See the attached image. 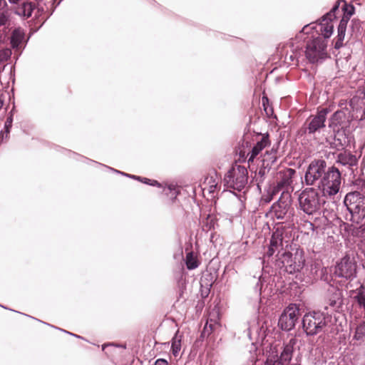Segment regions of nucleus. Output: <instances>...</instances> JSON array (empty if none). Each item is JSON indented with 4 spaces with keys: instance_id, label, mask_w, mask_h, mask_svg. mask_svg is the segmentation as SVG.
Instances as JSON below:
<instances>
[{
    "instance_id": "obj_17",
    "label": "nucleus",
    "mask_w": 365,
    "mask_h": 365,
    "mask_svg": "<svg viewBox=\"0 0 365 365\" xmlns=\"http://www.w3.org/2000/svg\"><path fill=\"white\" fill-rule=\"evenodd\" d=\"M270 144L268 134H263L261 139L252 148L251 152L248 153V162L253 161L259 153Z\"/></svg>"
},
{
    "instance_id": "obj_32",
    "label": "nucleus",
    "mask_w": 365,
    "mask_h": 365,
    "mask_svg": "<svg viewBox=\"0 0 365 365\" xmlns=\"http://www.w3.org/2000/svg\"><path fill=\"white\" fill-rule=\"evenodd\" d=\"M355 299L360 307L365 309V293L359 291L356 296L355 297Z\"/></svg>"
},
{
    "instance_id": "obj_4",
    "label": "nucleus",
    "mask_w": 365,
    "mask_h": 365,
    "mask_svg": "<svg viewBox=\"0 0 365 365\" xmlns=\"http://www.w3.org/2000/svg\"><path fill=\"white\" fill-rule=\"evenodd\" d=\"M344 203L351 215V220L359 223L365 218V196L355 191L346 195Z\"/></svg>"
},
{
    "instance_id": "obj_33",
    "label": "nucleus",
    "mask_w": 365,
    "mask_h": 365,
    "mask_svg": "<svg viewBox=\"0 0 365 365\" xmlns=\"http://www.w3.org/2000/svg\"><path fill=\"white\" fill-rule=\"evenodd\" d=\"M341 114V113L340 112H335L332 115L330 119L329 127H334L335 125H337V124L339 123L338 119L340 118Z\"/></svg>"
},
{
    "instance_id": "obj_36",
    "label": "nucleus",
    "mask_w": 365,
    "mask_h": 365,
    "mask_svg": "<svg viewBox=\"0 0 365 365\" xmlns=\"http://www.w3.org/2000/svg\"><path fill=\"white\" fill-rule=\"evenodd\" d=\"M166 189L170 191L173 197H176L178 195V190L175 185H169Z\"/></svg>"
},
{
    "instance_id": "obj_15",
    "label": "nucleus",
    "mask_w": 365,
    "mask_h": 365,
    "mask_svg": "<svg viewBox=\"0 0 365 365\" xmlns=\"http://www.w3.org/2000/svg\"><path fill=\"white\" fill-rule=\"evenodd\" d=\"M296 174V171L292 168H287L279 173L278 187L286 190L283 192H289L288 189L291 187L293 182V177Z\"/></svg>"
},
{
    "instance_id": "obj_26",
    "label": "nucleus",
    "mask_w": 365,
    "mask_h": 365,
    "mask_svg": "<svg viewBox=\"0 0 365 365\" xmlns=\"http://www.w3.org/2000/svg\"><path fill=\"white\" fill-rule=\"evenodd\" d=\"M185 264L188 269H194L199 265L196 257L192 252H189L186 255Z\"/></svg>"
},
{
    "instance_id": "obj_2",
    "label": "nucleus",
    "mask_w": 365,
    "mask_h": 365,
    "mask_svg": "<svg viewBox=\"0 0 365 365\" xmlns=\"http://www.w3.org/2000/svg\"><path fill=\"white\" fill-rule=\"evenodd\" d=\"M330 321L331 316L327 312H310L302 318L303 329L307 336H315L325 331Z\"/></svg>"
},
{
    "instance_id": "obj_5",
    "label": "nucleus",
    "mask_w": 365,
    "mask_h": 365,
    "mask_svg": "<svg viewBox=\"0 0 365 365\" xmlns=\"http://www.w3.org/2000/svg\"><path fill=\"white\" fill-rule=\"evenodd\" d=\"M225 185L230 190L243 191L248 182V171L242 165L230 169L224 178Z\"/></svg>"
},
{
    "instance_id": "obj_22",
    "label": "nucleus",
    "mask_w": 365,
    "mask_h": 365,
    "mask_svg": "<svg viewBox=\"0 0 365 365\" xmlns=\"http://www.w3.org/2000/svg\"><path fill=\"white\" fill-rule=\"evenodd\" d=\"M218 314L212 316L210 314L209 319H207L206 324L202 331V335H210L212 331L215 330L219 326L218 323Z\"/></svg>"
},
{
    "instance_id": "obj_41",
    "label": "nucleus",
    "mask_w": 365,
    "mask_h": 365,
    "mask_svg": "<svg viewBox=\"0 0 365 365\" xmlns=\"http://www.w3.org/2000/svg\"><path fill=\"white\" fill-rule=\"evenodd\" d=\"M309 26H310V25H306V26H304L303 27V29H302V32H304V33H308V29H309Z\"/></svg>"
},
{
    "instance_id": "obj_10",
    "label": "nucleus",
    "mask_w": 365,
    "mask_h": 365,
    "mask_svg": "<svg viewBox=\"0 0 365 365\" xmlns=\"http://www.w3.org/2000/svg\"><path fill=\"white\" fill-rule=\"evenodd\" d=\"M326 167L327 163L323 160L312 161L305 173L304 179L306 183L309 185H317L319 186L321 180L327 173Z\"/></svg>"
},
{
    "instance_id": "obj_46",
    "label": "nucleus",
    "mask_w": 365,
    "mask_h": 365,
    "mask_svg": "<svg viewBox=\"0 0 365 365\" xmlns=\"http://www.w3.org/2000/svg\"><path fill=\"white\" fill-rule=\"evenodd\" d=\"M3 0H0V6H1V2Z\"/></svg>"
},
{
    "instance_id": "obj_24",
    "label": "nucleus",
    "mask_w": 365,
    "mask_h": 365,
    "mask_svg": "<svg viewBox=\"0 0 365 365\" xmlns=\"http://www.w3.org/2000/svg\"><path fill=\"white\" fill-rule=\"evenodd\" d=\"M353 339L359 342H363L365 340V322L360 323L356 328Z\"/></svg>"
},
{
    "instance_id": "obj_8",
    "label": "nucleus",
    "mask_w": 365,
    "mask_h": 365,
    "mask_svg": "<svg viewBox=\"0 0 365 365\" xmlns=\"http://www.w3.org/2000/svg\"><path fill=\"white\" fill-rule=\"evenodd\" d=\"M292 353L293 346L291 344L284 346H271L267 354V362L270 364L279 363L282 365H289V362L292 357Z\"/></svg>"
},
{
    "instance_id": "obj_34",
    "label": "nucleus",
    "mask_w": 365,
    "mask_h": 365,
    "mask_svg": "<svg viewBox=\"0 0 365 365\" xmlns=\"http://www.w3.org/2000/svg\"><path fill=\"white\" fill-rule=\"evenodd\" d=\"M349 18L343 16L342 19L339 22L338 30L346 31L347 23L349 21Z\"/></svg>"
},
{
    "instance_id": "obj_6",
    "label": "nucleus",
    "mask_w": 365,
    "mask_h": 365,
    "mask_svg": "<svg viewBox=\"0 0 365 365\" xmlns=\"http://www.w3.org/2000/svg\"><path fill=\"white\" fill-rule=\"evenodd\" d=\"M291 207V195L289 192H282L281 197L278 201L274 203L271 208V215L274 220H285V222H278L276 223V230L279 224H283L287 227L290 225L293 229L292 225L290 222H287L289 219V211Z\"/></svg>"
},
{
    "instance_id": "obj_9",
    "label": "nucleus",
    "mask_w": 365,
    "mask_h": 365,
    "mask_svg": "<svg viewBox=\"0 0 365 365\" xmlns=\"http://www.w3.org/2000/svg\"><path fill=\"white\" fill-rule=\"evenodd\" d=\"M327 43L322 37H317L309 41L304 51L306 58L310 63H317L327 57Z\"/></svg>"
},
{
    "instance_id": "obj_19",
    "label": "nucleus",
    "mask_w": 365,
    "mask_h": 365,
    "mask_svg": "<svg viewBox=\"0 0 365 365\" xmlns=\"http://www.w3.org/2000/svg\"><path fill=\"white\" fill-rule=\"evenodd\" d=\"M24 41V32L21 28L14 29L11 36V44L12 48L19 51L21 50Z\"/></svg>"
},
{
    "instance_id": "obj_39",
    "label": "nucleus",
    "mask_w": 365,
    "mask_h": 365,
    "mask_svg": "<svg viewBox=\"0 0 365 365\" xmlns=\"http://www.w3.org/2000/svg\"><path fill=\"white\" fill-rule=\"evenodd\" d=\"M304 226L306 227L307 230H312V231L314 230V225L313 223H312L310 222H307L306 224L304 225Z\"/></svg>"
},
{
    "instance_id": "obj_21",
    "label": "nucleus",
    "mask_w": 365,
    "mask_h": 365,
    "mask_svg": "<svg viewBox=\"0 0 365 365\" xmlns=\"http://www.w3.org/2000/svg\"><path fill=\"white\" fill-rule=\"evenodd\" d=\"M219 180L216 176H209L205 179L202 190L214 194L217 189Z\"/></svg>"
},
{
    "instance_id": "obj_37",
    "label": "nucleus",
    "mask_w": 365,
    "mask_h": 365,
    "mask_svg": "<svg viewBox=\"0 0 365 365\" xmlns=\"http://www.w3.org/2000/svg\"><path fill=\"white\" fill-rule=\"evenodd\" d=\"M142 182H143L145 184H148V185H153V186L160 187V184L158 181L153 180H150V179H148V178H143L142 180Z\"/></svg>"
},
{
    "instance_id": "obj_27",
    "label": "nucleus",
    "mask_w": 365,
    "mask_h": 365,
    "mask_svg": "<svg viewBox=\"0 0 365 365\" xmlns=\"http://www.w3.org/2000/svg\"><path fill=\"white\" fill-rule=\"evenodd\" d=\"M292 52V54L286 56V59H289L293 64H297L300 61V58H302L304 51L302 48L297 47Z\"/></svg>"
},
{
    "instance_id": "obj_7",
    "label": "nucleus",
    "mask_w": 365,
    "mask_h": 365,
    "mask_svg": "<svg viewBox=\"0 0 365 365\" xmlns=\"http://www.w3.org/2000/svg\"><path fill=\"white\" fill-rule=\"evenodd\" d=\"M341 185V173L334 167L329 168L326 175L319 183V189L322 192L324 197L332 196L337 194Z\"/></svg>"
},
{
    "instance_id": "obj_12",
    "label": "nucleus",
    "mask_w": 365,
    "mask_h": 365,
    "mask_svg": "<svg viewBox=\"0 0 365 365\" xmlns=\"http://www.w3.org/2000/svg\"><path fill=\"white\" fill-rule=\"evenodd\" d=\"M299 316V308L296 304H290L281 314L278 322L279 326L283 330L289 331L294 327Z\"/></svg>"
},
{
    "instance_id": "obj_40",
    "label": "nucleus",
    "mask_w": 365,
    "mask_h": 365,
    "mask_svg": "<svg viewBox=\"0 0 365 365\" xmlns=\"http://www.w3.org/2000/svg\"><path fill=\"white\" fill-rule=\"evenodd\" d=\"M113 171L116 172V173H120L122 175H126V176H128L130 178H135V179H138V180H140V177H137V176H135V175H128V174H125V173H123L120 171H118V170H113L112 169Z\"/></svg>"
},
{
    "instance_id": "obj_35",
    "label": "nucleus",
    "mask_w": 365,
    "mask_h": 365,
    "mask_svg": "<svg viewBox=\"0 0 365 365\" xmlns=\"http://www.w3.org/2000/svg\"><path fill=\"white\" fill-rule=\"evenodd\" d=\"M12 122H13V118H12V115H10L6 118V120L4 124V129H5V132L6 133H9L10 132V129L12 126Z\"/></svg>"
},
{
    "instance_id": "obj_18",
    "label": "nucleus",
    "mask_w": 365,
    "mask_h": 365,
    "mask_svg": "<svg viewBox=\"0 0 365 365\" xmlns=\"http://www.w3.org/2000/svg\"><path fill=\"white\" fill-rule=\"evenodd\" d=\"M336 162L344 166L351 168L357 165L358 159L356 155L350 152L344 151L338 154Z\"/></svg>"
},
{
    "instance_id": "obj_14",
    "label": "nucleus",
    "mask_w": 365,
    "mask_h": 365,
    "mask_svg": "<svg viewBox=\"0 0 365 365\" xmlns=\"http://www.w3.org/2000/svg\"><path fill=\"white\" fill-rule=\"evenodd\" d=\"M339 9V5H335L332 9L325 14L321 19L319 24V31L321 34L325 38H329L334 31V24L332 20L336 18L335 12Z\"/></svg>"
},
{
    "instance_id": "obj_43",
    "label": "nucleus",
    "mask_w": 365,
    "mask_h": 365,
    "mask_svg": "<svg viewBox=\"0 0 365 365\" xmlns=\"http://www.w3.org/2000/svg\"><path fill=\"white\" fill-rule=\"evenodd\" d=\"M66 333H68V334H71V335H73V336L80 337L79 336H77V335H76V334H71V333H70V332H68V331H66Z\"/></svg>"
},
{
    "instance_id": "obj_25",
    "label": "nucleus",
    "mask_w": 365,
    "mask_h": 365,
    "mask_svg": "<svg viewBox=\"0 0 365 365\" xmlns=\"http://www.w3.org/2000/svg\"><path fill=\"white\" fill-rule=\"evenodd\" d=\"M342 301L341 294L336 291L329 299V305L334 309H339L341 305Z\"/></svg>"
},
{
    "instance_id": "obj_3",
    "label": "nucleus",
    "mask_w": 365,
    "mask_h": 365,
    "mask_svg": "<svg viewBox=\"0 0 365 365\" xmlns=\"http://www.w3.org/2000/svg\"><path fill=\"white\" fill-rule=\"evenodd\" d=\"M300 210L308 215L319 212L325 203L324 195H320L314 188H306L298 197Z\"/></svg>"
},
{
    "instance_id": "obj_29",
    "label": "nucleus",
    "mask_w": 365,
    "mask_h": 365,
    "mask_svg": "<svg viewBox=\"0 0 365 365\" xmlns=\"http://www.w3.org/2000/svg\"><path fill=\"white\" fill-rule=\"evenodd\" d=\"M346 31H340L338 30V35L336 36V40L335 42V48L339 49L343 46V41L345 37Z\"/></svg>"
},
{
    "instance_id": "obj_11",
    "label": "nucleus",
    "mask_w": 365,
    "mask_h": 365,
    "mask_svg": "<svg viewBox=\"0 0 365 365\" xmlns=\"http://www.w3.org/2000/svg\"><path fill=\"white\" fill-rule=\"evenodd\" d=\"M334 273L338 277L353 279L356 277V264L354 259L348 255L344 256L335 266Z\"/></svg>"
},
{
    "instance_id": "obj_1",
    "label": "nucleus",
    "mask_w": 365,
    "mask_h": 365,
    "mask_svg": "<svg viewBox=\"0 0 365 365\" xmlns=\"http://www.w3.org/2000/svg\"><path fill=\"white\" fill-rule=\"evenodd\" d=\"M292 238V228L289 225L287 227L283 224H279L272 233L269 246L266 256L272 257L277 252V265L284 268L289 274H294L300 272L305 264L304 252L302 249H296L294 252L284 250V247H288Z\"/></svg>"
},
{
    "instance_id": "obj_20",
    "label": "nucleus",
    "mask_w": 365,
    "mask_h": 365,
    "mask_svg": "<svg viewBox=\"0 0 365 365\" xmlns=\"http://www.w3.org/2000/svg\"><path fill=\"white\" fill-rule=\"evenodd\" d=\"M182 338L183 335L179 331H177L171 340V351L175 357L180 356Z\"/></svg>"
},
{
    "instance_id": "obj_42",
    "label": "nucleus",
    "mask_w": 365,
    "mask_h": 365,
    "mask_svg": "<svg viewBox=\"0 0 365 365\" xmlns=\"http://www.w3.org/2000/svg\"><path fill=\"white\" fill-rule=\"evenodd\" d=\"M361 187H362V190H364V192H365V180L363 181V182L361 184Z\"/></svg>"
},
{
    "instance_id": "obj_28",
    "label": "nucleus",
    "mask_w": 365,
    "mask_h": 365,
    "mask_svg": "<svg viewBox=\"0 0 365 365\" xmlns=\"http://www.w3.org/2000/svg\"><path fill=\"white\" fill-rule=\"evenodd\" d=\"M217 225V219L214 215H209L204 222V226L207 230L214 229Z\"/></svg>"
},
{
    "instance_id": "obj_30",
    "label": "nucleus",
    "mask_w": 365,
    "mask_h": 365,
    "mask_svg": "<svg viewBox=\"0 0 365 365\" xmlns=\"http://www.w3.org/2000/svg\"><path fill=\"white\" fill-rule=\"evenodd\" d=\"M342 9L344 11V16L348 17L349 19L354 14V7L351 4L344 3Z\"/></svg>"
},
{
    "instance_id": "obj_38",
    "label": "nucleus",
    "mask_w": 365,
    "mask_h": 365,
    "mask_svg": "<svg viewBox=\"0 0 365 365\" xmlns=\"http://www.w3.org/2000/svg\"><path fill=\"white\" fill-rule=\"evenodd\" d=\"M168 363L165 359H158L155 361L154 365H168Z\"/></svg>"
},
{
    "instance_id": "obj_31",
    "label": "nucleus",
    "mask_w": 365,
    "mask_h": 365,
    "mask_svg": "<svg viewBox=\"0 0 365 365\" xmlns=\"http://www.w3.org/2000/svg\"><path fill=\"white\" fill-rule=\"evenodd\" d=\"M11 55L10 48H4L0 50V63L7 61Z\"/></svg>"
},
{
    "instance_id": "obj_16",
    "label": "nucleus",
    "mask_w": 365,
    "mask_h": 365,
    "mask_svg": "<svg viewBox=\"0 0 365 365\" xmlns=\"http://www.w3.org/2000/svg\"><path fill=\"white\" fill-rule=\"evenodd\" d=\"M279 146V142H277L273 145L270 150H266L262 158L263 166L264 168H271L276 163L278 158Z\"/></svg>"
},
{
    "instance_id": "obj_44",
    "label": "nucleus",
    "mask_w": 365,
    "mask_h": 365,
    "mask_svg": "<svg viewBox=\"0 0 365 365\" xmlns=\"http://www.w3.org/2000/svg\"><path fill=\"white\" fill-rule=\"evenodd\" d=\"M3 106V101L0 100V109Z\"/></svg>"
},
{
    "instance_id": "obj_13",
    "label": "nucleus",
    "mask_w": 365,
    "mask_h": 365,
    "mask_svg": "<svg viewBox=\"0 0 365 365\" xmlns=\"http://www.w3.org/2000/svg\"><path fill=\"white\" fill-rule=\"evenodd\" d=\"M327 113V109H322L316 115L310 116L304 123V132L313 134L324 128Z\"/></svg>"
},
{
    "instance_id": "obj_45",
    "label": "nucleus",
    "mask_w": 365,
    "mask_h": 365,
    "mask_svg": "<svg viewBox=\"0 0 365 365\" xmlns=\"http://www.w3.org/2000/svg\"><path fill=\"white\" fill-rule=\"evenodd\" d=\"M365 119V111L364 112L363 115L361 116V120Z\"/></svg>"
},
{
    "instance_id": "obj_23",
    "label": "nucleus",
    "mask_w": 365,
    "mask_h": 365,
    "mask_svg": "<svg viewBox=\"0 0 365 365\" xmlns=\"http://www.w3.org/2000/svg\"><path fill=\"white\" fill-rule=\"evenodd\" d=\"M34 6L29 2H24L21 6L16 9V14L25 18L31 16Z\"/></svg>"
}]
</instances>
